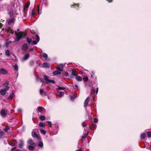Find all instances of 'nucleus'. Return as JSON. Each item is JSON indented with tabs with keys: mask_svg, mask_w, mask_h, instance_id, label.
<instances>
[{
	"mask_svg": "<svg viewBox=\"0 0 151 151\" xmlns=\"http://www.w3.org/2000/svg\"><path fill=\"white\" fill-rule=\"evenodd\" d=\"M56 69L60 71V72L61 71H62V70L60 68L59 66H58L57 67Z\"/></svg>",
	"mask_w": 151,
	"mask_h": 151,
	"instance_id": "c9c22d12",
	"label": "nucleus"
},
{
	"mask_svg": "<svg viewBox=\"0 0 151 151\" xmlns=\"http://www.w3.org/2000/svg\"><path fill=\"white\" fill-rule=\"evenodd\" d=\"M13 141H14V142H16V140H15V139H13Z\"/></svg>",
	"mask_w": 151,
	"mask_h": 151,
	"instance_id": "052dcab7",
	"label": "nucleus"
},
{
	"mask_svg": "<svg viewBox=\"0 0 151 151\" xmlns=\"http://www.w3.org/2000/svg\"><path fill=\"white\" fill-rule=\"evenodd\" d=\"M76 97V95H74L73 96H71V100H73L75 99Z\"/></svg>",
	"mask_w": 151,
	"mask_h": 151,
	"instance_id": "f704fd0d",
	"label": "nucleus"
},
{
	"mask_svg": "<svg viewBox=\"0 0 151 151\" xmlns=\"http://www.w3.org/2000/svg\"><path fill=\"white\" fill-rule=\"evenodd\" d=\"M146 136V134L145 133H143L141 134V138L142 139H145Z\"/></svg>",
	"mask_w": 151,
	"mask_h": 151,
	"instance_id": "6ab92c4d",
	"label": "nucleus"
},
{
	"mask_svg": "<svg viewBox=\"0 0 151 151\" xmlns=\"http://www.w3.org/2000/svg\"><path fill=\"white\" fill-rule=\"evenodd\" d=\"M53 74L54 75L58 74H61V73L58 70H56L53 72Z\"/></svg>",
	"mask_w": 151,
	"mask_h": 151,
	"instance_id": "f8f14e48",
	"label": "nucleus"
},
{
	"mask_svg": "<svg viewBox=\"0 0 151 151\" xmlns=\"http://www.w3.org/2000/svg\"><path fill=\"white\" fill-rule=\"evenodd\" d=\"M24 144L23 141H20L19 145V146L20 148H22Z\"/></svg>",
	"mask_w": 151,
	"mask_h": 151,
	"instance_id": "aec40b11",
	"label": "nucleus"
},
{
	"mask_svg": "<svg viewBox=\"0 0 151 151\" xmlns=\"http://www.w3.org/2000/svg\"><path fill=\"white\" fill-rule=\"evenodd\" d=\"M58 89L59 90H64L65 89V88L64 87L58 86Z\"/></svg>",
	"mask_w": 151,
	"mask_h": 151,
	"instance_id": "c756f323",
	"label": "nucleus"
},
{
	"mask_svg": "<svg viewBox=\"0 0 151 151\" xmlns=\"http://www.w3.org/2000/svg\"><path fill=\"white\" fill-rule=\"evenodd\" d=\"M27 41L29 44H30L32 42V40L31 39H29L28 38H27Z\"/></svg>",
	"mask_w": 151,
	"mask_h": 151,
	"instance_id": "2f4dec72",
	"label": "nucleus"
},
{
	"mask_svg": "<svg viewBox=\"0 0 151 151\" xmlns=\"http://www.w3.org/2000/svg\"><path fill=\"white\" fill-rule=\"evenodd\" d=\"M63 74L66 76H68V73L67 72H65Z\"/></svg>",
	"mask_w": 151,
	"mask_h": 151,
	"instance_id": "58836bf2",
	"label": "nucleus"
},
{
	"mask_svg": "<svg viewBox=\"0 0 151 151\" xmlns=\"http://www.w3.org/2000/svg\"><path fill=\"white\" fill-rule=\"evenodd\" d=\"M7 110L5 109H2L0 111V114L3 117H5L6 116Z\"/></svg>",
	"mask_w": 151,
	"mask_h": 151,
	"instance_id": "f03ea898",
	"label": "nucleus"
},
{
	"mask_svg": "<svg viewBox=\"0 0 151 151\" xmlns=\"http://www.w3.org/2000/svg\"><path fill=\"white\" fill-rule=\"evenodd\" d=\"M39 125L41 127H44L45 126V124L44 123H40L39 124Z\"/></svg>",
	"mask_w": 151,
	"mask_h": 151,
	"instance_id": "4be33fe9",
	"label": "nucleus"
},
{
	"mask_svg": "<svg viewBox=\"0 0 151 151\" xmlns=\"http://www.w3.org/2000/svg\"><path fill=\"white\" fill-rule=\"evenodd\" d=\"M9 129V127L8 126H7L5 127L4 129L6 132H7Z\"/></svg>",
	"mask_w": 151,
	"mask_h": 151,
	"instance_id": "473e14b6",
	"label": "nucleus"
},
{
	"mask_svg": "<svg viewBox=\"0 0 151 151\" xmlns=\"http://www.w3.org/2000/svg\"><path fill=\"white\" fill-rule=\"evenodd\" d=\"M0 73L2 74H6L8 73V72L6 70L1 68L0 69Z\"/></svg>",
	"mask_w": 151,
	"mask_h": 151,
	"instance_id": "0eeeda50",
	"label": "nucleus"
},
{
	"mask_svg": "<svg viewBox=\"0 0 151 151\" xmlns=\"http://www.w3.org/2000/svg\"><path fill=\"white\" fill-rule=\"evenodd\" d=\"M94 122L95 123H96L98 122V119L96 118H94L93 120Z\"/></svg>",
	"mask_w": 151,
	"mask_h": 151,
	"instance_id": "ea45409f",
	"label": "nucleus"
},
{
	"mask_svg": "<svg viewBox=\"0 0 151 151\" xmlns=\"http://www.w3.org/2000/svg\"><path fill=\"white\" fill-rule=\"evenodd\" d=\"M28 143L31 145H34V143L31 139H29L28 141Z\"/></svg>",
	"mask_w": 151,
	"mask_h": 151,
	"instance_id": "ddd939ff",
	"label": "nucleus"
},
{
	"mask_svg": "<svg viewBox=\"0 0 151 151\" xmlns=\"http://www.w3.org/2000/svg\"><path fill=\"white\" fill-rule=\"evenodd\" d=\"M34 61H30V64L31 65H33L34 64Z\"/></svg>",
	"mask_w": 151,
	"mask_h": 151,
	"instance_id": "de8ad7c7",
	"label": "nucleus"
},
{
	"mask_svg": "<svg viewBox=\"0 0 151 151\" xmlns=\"http://www.w3.org/2000/svg\"><path fill=\"white\" fill-rule=\"evenodd\" d=\"M2 24L1 23H0V28L2 27Z\"/></svg>",
	"mask_w": 151,
	"mask_h": 151,
	"instance_id": "13d9d810",
	"label": "nucleus"
},
{
	"mask_svg": "<svg viewBox=\"0 0 151 151\" xmlns=\"http://www.w3.org/2000/svg\"><path fill=\"white\" fill-rule=\"evenodd\" d=\"M29 56V54H26L24 56L22 59V60L23 61H24L27 59Z\"/></svg>",
	"mask_w": 151,
	"mask_h": 151,
	"instance_id": "6e6552de",
	"label": "nucleus"
},
{
	"mask_svg": "<svg viewBox=\"0 0 151 151\" xmlns=\"http://www.w3.org/2000/svg\"><path fill=\"white\" fill-rule=\"evenodd\" d=\"M78 5H78V4H77V6H78Z\"/></svg>",
	"mask_w": 151,
	"mask_h": 151,
	"instance_id": "0e129e2a",
	"label": "nucleus"
},
{
	"mask_svg": "<svg viewBox=\"0 0 151 151\" xmlns=\"http://www.w3.org/2000/svg\"><path fill=\"white\" fill-rule=\"evenodd\" d=\"M40 132L41 133L44 134H46V131L42 129H40Z\"/></svg>",
	"mask_w": 151,
	"mask_h": 151,
	"instance_id": "412c9836",
	"label": "nucleus"
},
{
	"mask_svg": "<svg viewBox=\"0 0 151 151\" xmlns=\"http://www.w3.org/2000/svg\"><path fill=\"white\" fill-rule=\"evenodd\" d=\"M150 147L151 148V145H150Z\"/></svg>",
	"mask_w": 151,
	"mask_h": 151,
	"instance_id": "338daca9",
	"label": "nucleus"
},
{
	"mask_svg": "<svg viewBox=\"0 0 151 151\" xmlns=\"http://www.w3.org/2000/svg\"><path fill=\"white\" fill-rule=\"evenodd\" d=\"M15 147H14L12 149H11V151H13L14 150V149H15Z\"/></svg>",
	"mask_w": 151,
	"mask_h": 151,
	"instance_id": "6e6d98bb",
	"label": "nucleus"
},
{
	"mask_svg": "<svg viewBox=\"0 0 151 151\" xmlns=\"http://www.w3.org/2000/svg\"><path fill=\"white\" fill-rule=\"evenodd\" d=\"M83 151V150H82V149L81 148V149H79V150H76V151Z\"/></svg>",
	"mask_w": 151,
	"mask_h": 151,
	"instance_id": "3c124183",
	"label": "nucleus"
},
{
	"mask_svg": "<svg viewBox=\"0 0 151 151\" xmlns=\"http://www.w3.org/2000/svg\"><path fill=\"white\" fill-rule=\"evenodd\" d=\"M5 53L8 56H9L10 55V52L8 50H6Z\"/></svg>",
	"mask_w": 151,
	"mask_h": 151,
	"instance_id": "b1692460",
	"label": "nucleus"
},
{
	"mask_svg": "<svg viewBox=\"0 0 151 151\" xmlns=\"http://www.w3.org/2000/svg\"><path fill=\"white\" fill-rule=\"evenodd\" d=\"M75 86L77 88V89H78V85H75Z\"/></svg>",
	"mask_w": 151,
	"mask_h": 151,
	"instance_id": "5fc2aeb1",
	"label": "nucleus"
},
{
	"mask_svg": "<svg viewBox=\"0 0 151 151\" xmlns=\"http://www.w3.org/2000/svg\"><path fill=\"white\" fill-rule=\"evenodd\" d=\"M35 148V147L33 146H29L28 147V149L29 150H33Z\"/></svg>",
	"mask_w": 151,
	"mask_h": 151,
	"instance_id": "cd10ccee",
	"label": "nucleus"
},
{
	"mask_svg": "<svg viewBox=\"0 0 151 151\" xmlns=\"http://www.w3.org/2000/svg\"><path fill=\"white\" fill-rule=\"evenodd\" d=\"M42 56L44 58L46 59L48 57V55L47 54L45 53L43 54Z\"/></svg>",
	"mask_w": 151,
	"mask_h": 151,
	"instance_id": "bb28decb",
	"label": "nucleus"
},
{
	"mask_svg": "<svg viewBox=\"0 0 151 151\" xmlns=\"http://www.w3.org/2000/svg\"><path fill=\"white\" fill-rule=\"evenodd\" d=\"M88 134V132H87V133L85 134H84V135L83 136L81 137L82 139H85V138H86Z\"/></svg>",
	"mask_w": 151,
	"mask_h": 151,
	"instance_id": "393cba45",
	"label": "nucleus"
},
{
	"mask_svg": "<svg viewBox=\"0 0 151 151\" xmlns=\"http://www.w3.org/2000/svg\"><path fill=\"white\" fill-rule=\"evenodd\" d=\"M38 42L35 41H32L33 44L34 45H36L37 44Z\"/></svg>",
	"mask_w": 151,
	"mask_h": 151,
	"instance_id": "a19ab883",
	"label": "nucleus"
},
{
	"mask_svg": "<svg viewBox=\"0 0 151 151\" xmlns=\"http://www.w3.org/2000/svg\"><path fill=\"white\" fill-rule=\"evenodd\" d=\"M59 94L61 95V96H63L64 94V93L63 92H60L59 93Z\"/></svg>",
	"mask_w": 151,
	"mask_h": 151,
	"instance_id": "49530a36",
	"label": "nucleus"
},
{
	"mask_svg": "<svg viewBox=\"0 0 151 151\" xmlns=\"http://www.w3.org/2000/svg\"><path fill=\"white\" fill-rule=\"evenodd\" d=\"M0 93L2 95H4L6 93V91L5 89H1L0 91Z\"/></svg>",
	"mask_w": 151,
	"mask_h": 151,
	"instance_id": "9b49d317",
	"label": "nucleus"
},
{
	"mask_svg": "<svg viewBox=\"0 0 151 151\" xmlns=\"http://www.w3.org/2000/svg\"><path fill=\"white\" fill-rule=\"evenodd\" d=\"M29 4H30L29 3H27V4L26 5H25V7H26V8H28V7H29Z\"/></svg>",
	"mask_w": 151,
	"mask_h": 151,
	"instance_id": "c03bdc74",
	"label": "nucleus"
},
{
	"mask_svg": "<svg viewBox=\"0 0 151 151\" xmlns=\"http://www.w3.org/2000/svg\"><path fill=\"white\" fill-rule=\"evenodd\" d=\"M72 74L74 76H77V73H76V71L74 70H72Z\"/></svg>",
	"mask_w": 151,
	"mask_h": 151,
	"instance_id": "dca6fc26",
	"label": "nucleus"
},
{
	"mask_svg": "<svg viewBox=\"0 0 151 151\" xmlns=\"http://www.w3.org/2000/svg\"><path fill=\"white\" fill-rule=\"evenodd\" d=\"M1 45H0V47H1Z\"/></svg>",
	"mask_w": 151,
	"mask_h": 151,
	"instance_id": "774afa93",
	"label": "nucleus"
},
{
	"mask_svg": "<svg viewBox=\"0 0 151 151\" xmlns=\"http://www.w3.org/2000/svg\"><path fill=\"white\" fill-rule=\"evenodd\" d=\"M28 48V46L26 44H24L22 47V50H27Z\"/></svg>",
	"mask_w": 151,
	"mask_h": 151,
	"instance_id": "1a4fd4ad",
	"label": "nucleus"
},
{
	"mask_svg": "<svg viewBox=\"0 0 151 151\" xmlns=\"http://www.w3.org/2000/svg\"><path fill=\"white\" fill-rule=\"evenodd\" d=\"M43 110H45L44 108L42 107L39 106L37 108V111L38 113L40 112L41 114H42V111Z\"/></svg>",
	"mask_w": 151,
	"mask_h": 151,
	"instance_id": "423d86ee",
	"label": "nucleus"
},
{
	"mask_svg": "<svg viewBox=\"0 0 151 151\" xmlns=\"http://www.w3.org/2000/svg\"><path fill=\"white\" fill-rule=\"evenodd\" d=\"M14 96V94L13 93H12L10 94L9 96L8 97V99H9L12 100L13 96Z\"/></svg>",
	"mask_w": 151,
	"mask_h": 151,
	"instance_id": "f3484780",
	"label": "nucleus"
},
{
	"mask_svg": "<svg viewBox=\"0 0 151 151\" xmlns=\"http://www.w3.org/2000/svg\"><path fill=\"white\" fill-rule=\"evenodd\" d=\"M47 123L48 124L50 125V127H51L52 126V123L50 121H48L47 122Z\"/></svg>",
	"mask_w": 151,
	"mask_h": 151,
	"instance_id": "37998d69",
	"label": "nucleus"
},
{
	"mask_svg": "<svg viewBox=\"0 0 151 151\" xmlns=\"http://www.w3.org/2000/svg\"><path fill=\"white\" fill-rule=\"evenodd\" d=\"M14 70L16 71H18V67L17 65L16 64L14 65Z\"/></svg>",
	"mask_w": 151,
	"mask_h": 151,
	"instance_id": "c85d7f7f",
	"label": "nucleus"
},
{
	"mask_svg": "<svg viewBox=\"0 0 151 151\" xmlns=\"http://www.w3.org/2000/svg\"><path fill=\"white\" fill-rule=\"evenodd\" d=\"M39 118L42 121L44 120L45 119V117L43 115H41L40 116Z\"/></svg>",
	"mask_w": 151,
	"mask_h": 151,
	"instance_id": "a211bd4d",
	"label": "nucleus"
},
{
	"mask_svg": "<svg viewBox=\"0 0 151 151\" xmlns=\"http://www.w3.org/2000/svg\"><path fill=\"white\" fill-rule=\"evenodd\" d=\"M14 20V19L13 18H12L10 19H9L8 21V23L9 24H10L12 23Z\"/></svg>",
	"mask_w": 151,
	"mask_h": 151,
	"instance_id": "a878e982",
	"label": "nucleus"
},
{
	"mask_svg": "<svg viewBox=\"0 0 151 151\" xmlns=\"http://www.w3.org/2000/svg\"><path fill=\"white\" fill-rule=\"evenodd\" d=\"M11 42H12V41H10L9 43H11Z\"/></svg>",
	"mask_w": 151,
	"mask_h": 151,
	"instance_id": "e2e57ef3",
	"label": "nucleus"
},
{
	"mask_svg": "<svg viewBox=\"0 0 151 151\" xmlns=\"http://www.w3.org/2000/svg\"><path fill=\"white\" fill-rule=\"evenodd\" d=\"M9 87L8 86H6L5 88L4 89L6 91H8L9 90Z\"/></svg>",
	"mask_w": 151,
	"mask_h": 151,
	"instance_id": "4c0bfd02",
	"label": "nucleus"
},
{
	"mask_svg": "<svg viewBox=\"0 0 151 151\" xmlns=\"http://www.w3.org/2000/svg\"><path fill=\"white\" fill-rule=\"evenodd\" d=\"M36 39L37 40V42H39L40 41V37L37 35H35Z\"/></svg>",
	"mask_w": 151,
	"mask_h": 151,
	"instance_id": "5701e85b",
	"label": "nucleus"
},
{
	"mask_svg": "<svg viewBox=\"0 0 151 151\" xmlns=\"http://www.w3.org/2000/svg\"><path fill=\"white\" fill-rule=\"evenodd\" d=\"M76 80L79 81H81L82 80V78L80 76H76Z\"/></svg>",
	"mask_w": 151,
	"mask_h": 151,
	"instance_id": "2eb2a0df",
	"label": "nucleus"
},
{
	"mask_svg": "<svg viewBox=\"0 0 151 151\" xmlns=\"http://www.w3.org/2000/svg\"><path fill=\"white\" fill-rule=\"evenodd\" d=\"M48 78V76L46 75L44 76V78L46 81V84H48L50 83H55V81H54L51 80H49Z\"/></svg>",
	"mask_w": 151,
	"mask_h": 151,
	"instance_id": "7ed1b4c3",
	"label": "nucleus"
},
{
	"mask_svg": "<svg viewBox=\"0 0 151 151\" xmlns=\"http://www.w3.org/2000/svg\"><path fill=\"white\" fill-rule=\"evenodd\" d=\"M40 147H42L43 146V143L42 142H39L38 145Z\"/></svg>",
	"mask_w": 151,
	"mask_h": 151,
	"instance_id": "7c9ffc66",
	"label": "nucleus"
},
{
	"mask_svg": "<svg viewBox=\"0 0 151 151\" xmlns=\"http://www.w3.org/2000/svg\"><path fill=\"white\" fill-rule=\"evenodd\" d=\"M90 98L89 97H88L86 99L84 102V106L85 108H86L88 105V104L89 102Z\"/></svg>",
	"mask_w": 151,
	"mask_h": 151,
	"instance_id": "39448f33",
	"label": "nucleus"
},
{
	"mask_svg": "<svg viewBox=\"0 0 151 151\" xmlns=\"http://www.w3.org/2000/svg\"><path fill=\"white\" fill-rule=\"evenodd\" d=\"M18 111H22V110L21 109H18Z\"/></svg>",
	"mask_w": 151,
	"mask_h": 151,
	"instance_id": "bf43d9fd",
	"label": "nucleus"
},
{
	"mask_svg": "<svg viewBox=\"0 0 151 151\" xmlns=\"http://www.w3.org/2000/svg\"><path fill=\"white\" fill-rule=\"evenodd\" d=\"M42 66L44 68H47L49 66V64L46 63H43L42 65Z\"/></svg>",
	"mask_w": 151,
	"mask_h": 151,
	"instance_id": "4468645a",
	"label": "nucleus"
},
{
	"mask_svg": "<svg viewBox=\"0 0 151 151\" xmlns=\"http://www.w3.org/2000/svg\"><path fill=\"white\" fill-rule=\"evenodd\" d=\"M147 135L148 137H151V132H147Z\"/></svg>",
	"mask_w": 151,
	"mask_h": 151,
	"instance_id": "e433bc0d",
	"label": "nucleus"
},
{
	"mask_svg": "<svg viewBox=\"0 0 151 151\" xmlns=\"http://www.w3.org/2000/svg\"><path fill=\"white\" fill-rule=\"evenodd\" d=\"M98 91V88L97 87V89H96V94H97V93Z\"/></svg>",
	"mask_w": 151,
	"mask_h": 151,
	"instance_id": "603ef678",
	"label": "nucleus"
},
{
	"mask_svg": "<svg viewBox=\"0 0 151 151\" xmlns=\"http://www.w3.org/2000/svg\"><path fill=\"white\" fill-rule=\"evenodd\" d=\"M2 132L1 130H0V133H2Z\"/></svg>",
	"mask_w": 151,
	"mask_h": 151,
	"instance_id": "680f3d73",
	"label": "nucleus"
},
{
	"mask_svg": "<svg viewBox=\"0 0 151 151\" xmlns=\"http://www.w3.org/2000/svg\"><path fill=\"white\" fill-rule=\"evenodd\" d=\"M58 66H59L60 68H63V64H59V65Z\"/></svg>",
	"mask_w": 151,
	"mask_h": 151,
	"instance_id": "a18cd8bd",
	"label": "nucleus"
},
{
	"mask_svg": "<svg viewBox=\"0 0 151 151\" xmlns=\"http://www.w3.org/2000/svg\"><path fill=\"white\" fill-rule=\"evenodd\" d=\"M40 93L41 95L45 96L46 95V92L44 91L42 89H40Z\"/></svg>",
	"mask_w": 151,
	"mask_h": 151,
	"instance_id": "9d476101",
	"label": "nucleus"
},
{
	"mask_svg": "<svg viewBox=\"0 0 151 151\" xmlns=\"http://www.w3.org/2000/svg\"><path fill=\"white\" fill-rule=\"evenodd\" d=\"M35 14V12H34V11L33 9L32 10V16L34 15Z\"/></svg>",
	"mask_w": 151,
	"mask_h": 151,
	"instance_id": "79ce46f5",
	"label": "nucleus"
},
{
	"mask_svg": "<svg viewBox=\"0 0 151 151\" xmlns=\"http://www.w3.org/2000/svg\"><path fill=\"white\" fill-rule=\"evenodd\" d=\"M39 80L41 82H43V79H42L40 78V79H39Z\"/></svg>",
	"mask_w": 151,
	"mask_h": 151,
	"instance_id": "864d4df0",
	"label": "nucleus"
},
{
	"mask_svg": "<svg viewBox=\"0 0 151 151\" xmlns=\"http://www.w3.org/2000/svg\"><path fill=\"white\" fill-rule=\"evenodd\" d=\"M83 79L84 81H87L88 80V79L87 77H85L83 78Z\"/></svg>",
	"mask_w": 151,
	"mask_h": 151,
	"instance_id": "72a5a7b5",
	"label": "nucleus"
},
{
	"mask_svg": "<svg viewBox=\"0 0 151 151\" xmlns=\"http://www.w3.org/2000/svg\"><path fill=\"white\" fill-rule=\"evenodd\" d=\"M19 29H17V31L15 32V34L16 37L15 39V42H17L21 39L22 37L23 36H25L26 34L24 32H19Z\"/></svg>",
	"mask_w": 151,
	"mask_h": 151,
	"instance_id": "f257e3e1",
	"label": "nucleus"
},
{
	"mask_svg": "<svg viewBox=\"0 0 151 151\" xmlns=\"http://www.w3.org/2000/svg\"><path fill=\"white\" fill-rule=\"evenodd\" d=\"M31 50H33V49L32 48V49H31Z\"/></svg>",
	"mask_w": 151,
	"mask_h": 151,
	"instance_id": "69168bd1",
	"label": "nucleus"
},
{
	"mask_svg": "<svg viewBox=\"0 0 151 151\" xmlns=\"http://www.w3.org/2000/svg\"><path fill=\"white\" fill-rule=\"evenodd\" d=\"M39 6H38V11L39 12V13H41V12L40 13V10H39Z\"/></svg>",
	"mask_w": 151,
	"mask_h": 151,
	"instance_id": "8fccbe9b",
	"label": "nucleus"
},
{
	"mask_svg": "<svg viewBox=\"0 0 151 151\" xmlns=\"http://www.w3.org/2000/svg\"><path fill=\"white\" fill-rule=\"evenodd\" d=\"M32 136L33 137H35L37 139H40V137L37 134L36 132L33 130L32 133Z\"/></svg>",
	"mask_w": 151,
	"mask_h": 151,
	"instance_id": "20e7f679",
	"label": "nucleus"
},
{
	"mask_svg": "<svg viewBox=\"0 0 151 151\" xmlns=\"http://www.w3.org/2000/svg\"><path fill=\"white\" fill-rule=\"evenodd\" d=\"M95 91V90L94 88H92V89L91 92H93V93H94Z\"/></svg>",
	"mask_w": 151,
	"mask_h": 151,
	"instance_id": "09e8293b",
	"label": "nucleus"
},
{
	"mask_svg": "<svg viewBox=\"0 0 151 151\" xmlns=\"http://www.w3.org/2000/svg\"><path fill=\"white\" fill-rule=\"evenodd\" d=\"M109 2H111L112 1V0H107Z\"/></svg>",
	"mask_w": 151,
	"mask_h": 151,
	"instance_id": "4d7b16f0",
	"label": "nucleus"
}]
</instances>
